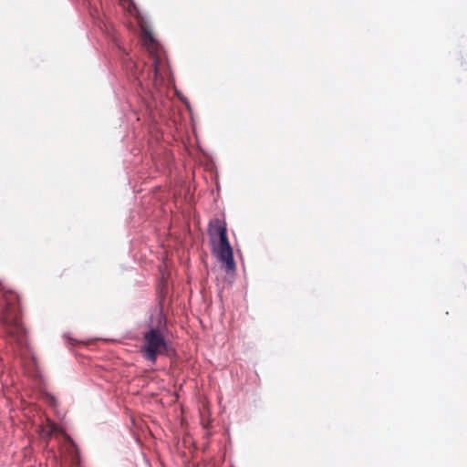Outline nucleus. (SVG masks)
I'll use <instances>...</instances> for the list:
<instances>
[{
	"label": "nucleus",
	"mask_w": 467,
	"mask_h": 467,
	"mask_svg": "<svg viewBox=\"0 0 467 467\" xmlns=\"http://www.w3.org/2000/svg\"><path fill=\"white\" fill-rule=\"evenodd\" d=\"M112 41L116 49L115 55L132 85L139 103L140 109L138 110L134 109L137 120L143 118L150 123H157L158 117L161 116L164 110L170 109V102L167 99H162L161 94L155 92L150 86L152 85L154 88H157L158 85L165 82L166 78L167 81H170V78L171 82L173 81L169 64L167 63L169 71L162 69L161 75L154 78L152 75L148 76V72L152 71V64L145 69L146 64L140 65L135 61L115 36H112Z\"/></svg>",
	"instance_id": "nucleus-1"
},
{
	"label": "nucleus",
	"mask_w": 467,
	"mask_h": 467,
	"mask_svg": "<svg viewBox=\"0 0 467 467\" xmlns=\"http://www.w3.org/2000/svg\"><path fill=\"white\" fill-rule=\"evenodd\" d=\"M122 7L135 19L142 46L152 62V71L148 76L156 78L161 75V70H168L167 57L161 45L154 37L146 17L140 11L133 0H119Z\"/></svg>",
	"instance_id": "nucleus-2"
},
{
	"label": "nucleus",
	"mask_w": 467,
	"mask_h": 467,
	"mask_svg": "<svg viewBox=\"0 0 467 467\" xmlns=\"http://www.w3.org/2000/svg\"><path fill=\"white\" fill-rule=\"evenodd\" d=\"M1 322L6 337L18 346L26 345V330L20 322L19 296L14 291H3L0 296Z\"/></svg>",
	"instance_id": "nucleus-3"
},
{
	"label": "nucleus",
	"mask_w": 467,
	"mask_h": 467,
	"mask_svg": "<svg viewBox=\"0 0 467 467\" xmlns=\"http://www.w3.org/2000/svg\"><path fill=\"white\" fill-rule=\"evenodd\" d=\"M147 329L142 333L143 345L140 352L142 358L155 364L158 355H162L167 351L168 342L164 336L167 329L166 317L160 311L156 315H150L146 322Z\"/></svg>",
	"instance_id": "nucleus-4"
},
{
	"label": "nucleus",
	"mask_w": 467,
	"mask_h": 467,
	"mask_svg": "<svg viewBox=\"0 0 467 467\" xmlns=\"http://www.w3.org/2000/svg\"><path fill=\"white\" fill-rule=\"evenodd\" d=\"M209 234L212 237L213 254L224 267L227 274H234L236 270V264L234 250L227 235L225 223H221L218 220L215 225L210 223Z\"/></svg>",
	"instance_id": "nucleus-5"
},
{
	"label": "nucleus",
	"mask_w": 467,
	"mask_h": 467,
	"mask_svg": "<svg viewBox=\"0 0 467 467\" xmlns=\"http://www.w3.org/2000/svg\"><path fill=\"white\" fill-rule=\"evenodd\" d=\"M176 94H177L178 98H179L182 101H183V103L185 104V106L187 107V109H190L191 106H190V103H189L188 99H187L184 96H182L181 93H179L178 91H176Z\"/></svg>",
	"instance_id": "nucleus-6"
},
{
	"label": "nucleus",
	"mask_w": 467,
	"mask_h": 467,
	"mask_svg": "<svg viewBox=\"0 0 467 467\" xmlns=\"http://www.w3.org/2000/svg\"><path fill=\"white\" fill-rule=\"evenodd\" d=\"M49 399L51 400L52 404H54L55 403V398L53 396H49Z\"/></svg>",
	"instance_id": "nucleus-7"
}]
</instances>
